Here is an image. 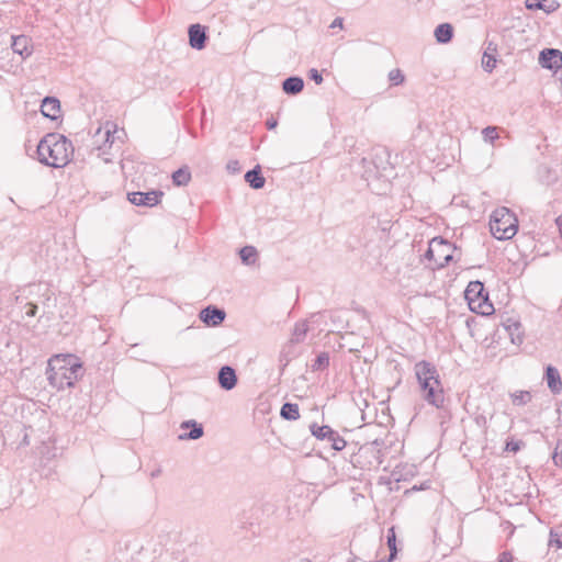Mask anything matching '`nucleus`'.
Instances as JSON below:
<instances>
[{
  "label": "nucleus",
  "instance_id": "38",
  "mask_svg": "<svg viewBox=\"0 0 562 562\" xmlns=\"http://www.w3.org/2000/svg\"><path fill=\"white\" fill-rule=\"evenodd\" d=\"M559 8V3L555 2V1H551L549 3H544L543 2V8H542V11L547 12V13H552L554 12L557 9Z\"/></svg>",
  "mask_w": 562,
  "mask_h": 562
},
{
  "label": "nucleus",
  "instance_id": "40",
  "mask_svg": "<svg viewBox=\"0 0 562 562\" xmlns=\"http://www.w3.org/2000/svg\"><path fill=\"white\" fill-rule=\"evenodd\" d=\"M498 562H514V558L510 552L504 551L498 555Z\"/></svg>",
  "mask_w": 562,
  "mask_h": 562
},
{
  "label": "nucleus",
  "instance_id": "6",
  "mask_svg": "<svg viewBox=\"0 0 562 562\" xmlns=\"http://www.w3.org/2000/svg\"><path fill=\"white\" fill-rule=\"evenodd\" d=\"M164 192L160 190H151L148 192H131L127 194V200L137 206H146L153 207L156 206L159 202Z\"/></svg>",
  "mask_w": 562,
  "mask_h": 562
},
{
  "label": "nucleus",
  "instance_id": "14",
  "mask_svg": "<svg viewBox=\"0 0 562 562\" xmlns=\"http://www.w3.org/2000/svg\"><path fill=\"white\" fill-rule=\"evenodd\" d=\"M543 379L547 382L548 389L553 394H560L562 392L561 375L555 367L548 364L544 369Z\"/></svg>",
  "mask_w": 562,
  "mask_h": 562
},
{
  "label": "nucleus",
  "instance_id": "12",
  "mask_svg": "<svg viewBox=\"0 0 562 562\" xmlns=\"http://www.w3.org/2000/svg\"><path fill=\"white\" fill-rule=\"evenodd\" d=\"M11 42L12 50L20 55L22 59L27 58L33 53L32 40L26 35H13Z\"/></svg>",
  "mask_w": 562,
  "mask_h": 562
},
{
  "label": "nucleus",
  "instance_id": "27",
  "mask_svg": "<svg viewBox=\"0 0 562 562\" xmlns=\"http://www.w3.org/2000/svg\"><path fill=\"white\" fill-rule=\"evenodd\" d=\"M329 366V353L328 352H321L315 358L314 362L312 363L311 368L312 371H323Z\"/></svg>",
  "mask_w": 562,
  "mask_h": 562
},
{
  "label": "nucleus",
  "instance_id": "37",
  "mask_svg": "<svg viewBox=\"0 0 562 562\" xmlns=\"http://www.w3.org/2000/svg\"><path fill=\"white\" fill-rule=\"evenodd\" d=\"M25 307H26V311H25L26 316L34 317L36 315L38 307L35 303H26Z\"/></svg>",
  "mask_w": 562,
  "mask_h": 562
},
{
  "label": "nucleus",
  "instance_id": "33",
  "mask_svg": "<svg viewBox=\"0 0 562 562\" xmlns=\"http://www.w3.org/2000/svg\"><path fill=\"white\" fill-rule=\"evenodd\" d=\"M453 249H456V247L450 243V248L446 250V255L440 260H437L436 266L438 268H442V267L447 266L453 259V256H452Z\"/></svg>",
  "mask_w": 562,
  "mask_h": 562
},
{
  "label": "nucleus",
  "instance_id": "18",
  "mask_svg": "<svg viewBox=\"0 0 562 562\" xmlns=\"http://www.w3.org/2000/svg\"><path fill=\"white\" fill-rule=\"evenodd\" d=\"M245 181L252 188V189H261L263 188L266 183V179L261 173V168L259 165L255 166L252 169L248 170L245 173Z\"/></svg>",
  "mask_w": 562,
  "mask_h": 562
},
{
  "label": "nucleus",
  "instance_id": "10",
  "mask_svg": "<svg viewBox=\"0 0 562 562\" xmlns=\"http://www.w3.org/2000/svg\"><path fill=\"white\" fill-rule=\"evenodd\" d=\"M548 547L549 562H562V532L551 529Z\"/></svg>",
  "mask_w": 562,
  "mask_h": 562
},
{
  "label": "nucleus",
  "instance_id": "48",
  "mask_svg": "<svg viewBox=\"0 0 562 562\" xmlns=\"http://www.w3.org/2000/svg\"><path fill=\"white\" fill-rule=\"evenodd\" d=\"M506 524H507L509 527H512V530H510V533H509V536H512V535L514 533V529H515V528L512 526V524H510L509 521H506Z\"/></svg>",
  "mask_w": 562,
  "mask_h": 562
},
{
  "label": "nucleus",
  "instance_id": "51",
  "mask_svg": "<svg viewBox=\"0 0 562 562\" xmlns=\"http://www.w3.org/2000/svg\"><path fill=\"white\" fill-rule=\"evenodd\" d=\"M541 1L544 2V3L547 2V0H541Z\"/></svg>",
  "mask_w": 562,
  "mask_h": 562
},
{
  "label": "nucleus",
  "instance_id": "15",
  "mask_svg": "<svg viewBox=\"0 0 562 562\" xmlns=\"http://www.w3.org/2000/svg\"><path fill=\"white\" fill-rule=\"evenodd\" d=\"M41 112L45 117L57 120L60 113V102L55 97H45L41 104Z\"/></svg>",
  "mask_w": 562,
  "mask_h": 562
},
{
  "label": "nucleus",
  "instance_id": "17",
  "mask_svg": "<svg viewBox=\"0 0 562 562\" xmlns=\"http://www.w3.org/2000/svg\"><path fill=\"white\" fill-rule=\"evenodd\" d=\"M304 89V80L299 76H290L282 81V90L289 95H296Z\"/></svg>",
  "mask_w": 562,
  "mask_h": 562
},
{
  "label": "nucleus",
  "instance_id": "11",
  "mask_svg": "<svg viewBox=\"0 0 562 562\" xmlns=\"http://www.w3.org/2000/svg\"><path fill=\"white\" fill-rule=\"evenodd\" d=\"M180 429H190L187 432H182L178 435V439L181 441L186 440H196L203 437L204 428L203 425L198 423L194 419L184 420L180 424Z\"/></svg>",
  "mask_w": 562,
  "mask_h": 562
},
{
  "label": "nucleus",
  "instance_id": "36",
  "mask_svg": "<svg viewBox=\"0 0 562 562\" xmlns=\"http://www.w3.org/2000/svg\"><path fill=\"white\" fill-rule=\"evenodd\" d=\"M526 8L529 10H542L543 2L541 0H526Z\"/></svg>",
  "mask_w": 562,
  "mask_h": 562
},
{
  "label": "nucleus",
  "instance_id": "20",
  "mask_svg": "<svg viewBox=\"0 0 562 562\" xmlns=\"http://www.w3.org/2000/svg\"><path fill=\"white\" fill-rule=\"evenodd\" d=\"M434 34L438 43L447 44L453 37V27L450 23H441L435 29Z\"/></svg>",
  "mask_w": 562,
  "mask_h": 562
},
{
  "label": "nucleus",
  "instance_id": "46",
  "mask_svg": "<svg viewBox=\"0 0 562 562\" xmlns=\"http://www.w3.org/2000/svg\"><path fill=\"white\" fill-rule=\"evenodd\" d=\"M555 223H557L560 234L562 236V214L557 217Z\"/></svg>",
  "mask_w": 562,
  "mask_h": 562
},
{
  "label": "nucleus",
  "instance_id": "42",
  "mask_svg": "<svg viewBox=\"0 0 562 562\" xmlns=\"http://www.w3.org/2000/svg\"><path fill=\"white\" fill-rule=\"evenodd\" d=\"M342 23H344L342 18H339V16H338V18H336V19L331 22V24L329 25V27H330V29H335V27H340V29H341V27H342Z\"/></svg>",
  "mask_w": 562,
  "mask_h": 562
},
{
  "label": "nucleus",
  "instance_id": "4",
  "mask_svg": "<svg viewBox=\"0 0 562 562\" xmlns=\"http://www.w3.org/2000/svg\"><path fill=\"white\" fill-rule=\"evenodd\" d=\"M518 231V220L507 207L496 209L490 218V232L498 240L512 239Z\"/></svg>",
  "mask_w": 562,
  "mask_h": 562
},
{
  "label": "nucleus",
  "instance_id": "34",
  "mask_svg": "<svg viewBox=\"0 0 562 562\" xmlns=\"http://www.w3.org/2000/svg\"><path fill=\"white\" fill-rule=\"evenodd\" d=\"M552 460L555 465L562 467V440H559L557 442V446L552 454Z\"/></svg>",
  "mask_w": 562,
  "mask_h": 562
},
{
  "label": "nucleus",
  "instance_id": "32",
  "mask_svg": "<svg viewBox=\"0 0 562 562\" xmlns=\"http://www.w3.org/2000/svg\"><path fill=\"white\" fill-rule=\"evenodd\" d=\"M346 446L347 441L337 431L330 443L331 449L335 451H341Z\"/></svg>",
  "mask_w": 562,
  "mask_h": 562
},
{
  "label": "nucleus",
  "instance_id": "7",
  "mask_svg": "<svg viewBox=\"0 0 562 562\" xmlns=\"http://www.w3.org/2000/svg\"><path fill=\"white\" fill-rule=\"evenodd\" d=\"M226 317V313L223 308L215 305H207L202 308L199 314V318L209 327H216L221 325Z\"/></svg>",
  "mask_w": 562,
  "mask_h": 562
},
{
  "label": "nucleus",
  "instance_id": "8",
  "mask_svg": "<svg viewBox=\"0 0 562 562\" xmlns=\"http://www.w3.org/2000/svg\"><path fill=\"white\" fill-rule=\"evenodd\" d=\"M539 64L542 68L554 70L562 67V52L557 48H544L539 54Z\"/></svg>",
  "mask_w": 562,
  "mask_h": 562
},
{
  "label": "nucleus",
  "instance_id": "26",
  "mask_svg": "<svg viewBox=\"0 0 562 562\" xmlns=\"http://www.w3.org/2000/svg\"><path fill=\"white\" fill-rule=\"evenodd\" d=\"M510 398L515 406H524L531 401L532 395L529 391H516L510 394Z\"/></svg>",
  "mask_w": 562,
  "mask_h": 562
},
{
  "label": "nucleus",
  "instance_id": "3",
  "mask_svg": "<svg viewBox=\"0 0 562 562\" xmlns=\"http://www.w3.org/2000/svg\"><path fill=\"white\" fill-rule=\"evenodd\" d=\"M423 398L431 406L445 411L446 397L437 368L422 360L414 367Z\"/></svg>",
  "mask_w": 562,
  "mask_h": 562
},
{
  "label": "nucleus",
  "instance_id": "29",
  "mask_svg": "<svg viewBox=\"0 0 562 562\" xmlns=\"http://www.w3.org/2000/svg\"><path fill=\"white\" fill-rule=\"evenodd\" d=\"M386 543H387V547L390 549V557H389V560L392 561L393 559H395L396 554H397V548H396V535H395V530H394V527L390 528L387 530V535H386Z\"/></svg>",
  "mask_w": 562,
  "mask_h": 562
},
{
  "label": "nucleus",
  "instance_id": "21",
  "mask_svg": "<svg viewBox=\"0 0 562 562\" xmlns=\"http://www.w3.org/2000/svg\"><path fill=\"white\" fill-rule=\"evenodd\" d=\"M307 331H308V324L306 321H301V322H297L295 325H294V328H293V331H292V335H291V338H290V344L291 345H296V344H301L304 341L306 335H307Z\"/></svg>",
  "mask_w": 562,
  "mask_h": 562
},
{
  "label": "nucleus",
  "instance_id": "24",
  "mask_svg": "<svg viewBox=\"0 0 562 562\" xmlns=\"http://www.w3.org/2000/svg\"><path fill=\"white\" fill-rule=\"evenodd\" d=\"M239 257L244 265H255L258 259V251L256 247L247 245L239 249Z\"/></svg>",
  "mask_w": 562,
  "mask_h": 562
},
{
  "label": "nucleus",
  "instance_id": "43",
  "mask_svg": "<svg viewBox=\"0 0 562 562\" xmlns=\"http://www.w3.org/2000/svg\"><path fill=\"white\" fill-rule=\"evenodd\" d=\"M277 125H278V121L276 119H273V117L268 119L266 121V126H267L268 130H273V128L277 127Z\"/></svg>",
  "mask_w": 562,
  "mask_h": 562
},
{
  "label": "nucleus",
  "instance_id": "39",
  "mask_svg": "<svg viewBox=\"0 0 562 562\" xmlns=\"http://www.w3.org/2000/svg\"><path fill=\"white\" fill-rule=\"evenodd\" d=\"M506 450L512 452H517L520 450V442L519 441H508L506 443Z\"/></svg>",
  "mask_w": 562,
  "mask_h": 562
},
{
  "label": "nucleus",
  "instance_id": "22",
  "mask_svg": "<svg viewBox=\"0 0 562 562\" xmlns=\"http://www.w3.org/2000/svg\"><path fill=\"white\" fill-rule=\"evenodd\" d=\"M172 183L177 187L187 186L191 180V172L189 167L183 166L172 172Z\"/></svg>",
  "mask_w": 562,
  "mask_h": 562
},
{
  "label": "nucleus",
  "instance_id": "45",
  "mask_svg": "<svg viewBox=\"0 0 562 562\" xmlns=\"http://www.w3.org/2000/svg\"><path fill=\"white\" fill-rule=\"evenodd\" d=\"M378 171L385 170L386 167L384 166V162L381 160L380 164H378L375 160H372Z\"/></svg>",
  "mask_w": 562,
  "mask_h": 562
},
{
  "label": "nucleus",
  "instance_id": "30",
  "mask_svg": "<svg viewBox=\"0 0 562 562\" xmlns=\"http://www.w3.org/2000/svg\"><path fill=\"white\" fill-rule=\"evenodd\" d=\"M482 137L485 143L494 145L495 140L499 138L497 126H486L482 130Z\"/></svg>",
  "mask_w": 562,
  "mask_h": 562
},
{
  "label": "nucleus",
  "instance_id": "50",
  "mask_svg": "<svg viewBox=\"0 0 562 562\" xmlns=\"http://www.w3.org/2000/svg\"><path fill=\"white\" fill-rule=\"evenodd\" d=\"M418 490H419V487L416 485L412 487V491H418Z\"/></svg>",
  "mask_w": 562,
  "mask_h": 562
},
{
  "label": "nucleus",
  "instance_id": "52",
  "mask_svg": "<svg viewBox=\"0 0 562 562\" xmlns=\"http://www.w3.org/2000/svg\"><path fill=\"white\" fill-rule=\"evenodd\" d=\"M183 562V561H182Z\"/></svg>",
  "mask_w": 562,
  "mask_h": 562
},
{
  "label": "nucleus",
  "instance_id": "1",
  "mask_svg": "<svg viewBox=\"0 0 562 562\" xmlns=\"http://www.w3.org/2000/svg\"><path fill=\"white\" fill-rule=\"evenodd\" d=\"M82 374V363L75 355H55L48 360L47 380L57 390L72 387Z\"/></svg>",
  "mask_w": 562,
  "mask_h": 562
},
{
  "label": "nucleus",
  "instance_id": "2",
  "mask_svg": "<svg viewBox=\"0 0 562 562\" xmlns=\"http://www.w3.org/2000/svg\"><path fill=\"white\" fill-rule=\"evenodd\" d=\"M74 147L71 142L59 133L46 134L37 144V160L48 167L63 168L69 160Z\"/></svg>",
  "mask_w": 562,
  "mask_h": 562
},
{
  "label": "nucleus",
  "instance_id": "41",
  "mask_svg": "<svg viewBox=\"0 0 562 562\" xmlns=\"http://www.w3.org/2000/svg\"><path fill=\"white\" fill-rule=\"evenodd\" d=\"M227 169L232 171H239V162L237 160H232L227 164Z\"/></svg>",
  "mask_w": 562,
  "mask_h": 562
},
{
  "label": "nucleus",
  "instance_id": "9",
  "mask_svg": "<svg viewBox=\"0 0 562 562\" xmlns=\"http://www.w3.org/2000/svg\"><path fill=\"white\" fill-rule=\"evenodd\" d=\"M189 44L192 48L201 50L206 46L209 40L206 34V27L195 23L191 24L188 29Z\"/></svg>",
  "mask_w": 562,
  "mask_h": 562
},
{
  "label": "nucleus",
  "instance_id": "13",
  "mask_svg": "<svg viewBox=\"0 0 562 562\" xmlns=\"http://www.w3.org/2000/svg\"><path fill=\"white\" fill-rule=\"evenodd\" d=\"M217 382L225 391L233 390L238 382L236 371L231 366H223L217 373Z\"/></svg>",
  "mask_w": 562,
  "mask_h": 562
},
{
  "label": "nucleus",
  "instance_id": "5",
  "mask_svg": "<svg viewBox=\"0 0 562 562\" xmlns=\"http://www.w3.org/2000/svg\"><path fill=\"white\" fill-rule=\"evenodd\" d=\"M464 299L469 308L476 314L487 316L494 313V306L488 299V293L485 292L484 283L479 280L469 282Z\"/></svg>",
  "mask_w": 562,
  "mask_h": 562
},
{
  "label": "nucleus",
  "instance_id": "16",
  "mask_svg": "<svg viewBox=\"0 0 562 562\" xmlns=\"http://www.w3.org/2000/svg\"><path fill=\"white\" fill-rule=\"evenodd\" d=\"M310 431L317 440L326 441L329 445L331 443V440L337 432L330 426L318 425L317 423H312L310 425Z\"/></svg>",
  "mask_w": 562,
  "mask_h": 562
},
{
  "label": "nucleus",
  "instance_id": "47",
  "mask_svg": "<svg viewBox=\"0 0 562 562\" xmlns=\"http://www.w3.org/2000/svg\"><path fill=\"white\" fill-rule=\"evenodd\" d=\"M110 137H111V133H110V131H106V139H105L106 143L113 142V140H110Z\"/></svg>",
  "mask_w": 562,
  "mask_h": 562
},
{
  "label": "nucleus",
  "instance_id": "28",
  "mask_svg": "<svg viewBox=\"0 0 562 562\" xmlns=\"http://www.w3.org/2000/svg\"><path fill=\"white\" fill-rule=\"evenodd\" d=\"M519 327H520V324L517 322L504 325V328L508 333L510 340L514 345H520L522 342L521 335L519 333L518 334L515 333L519 329Z\"/></svg>",
  "mask_w": 562,
  "mask_h": 562
},
{
  "label": "nucleus",
  "instance_id": "35",
  "mask_svg": "<svg viewBox=\"0 0 562 562\" xmlns=\"http://www.w3.org/2000/svg\"><path fill=\"white\" fill-rule=\"evenodd\" d=\"M308 79L313 80L316 85L323 82V75L316 68H311L307 72Z\"/></svg>",
  "mask_w": 562,
  "mask_h": 562
},
{
  "label": "nucleus",
  "instance_id": "23",
  "mask_svg": "<svg viewBox=\"0 0 562 562\" xmlns=\"http://www.w3.org/2000/svg\"><path fill=\"white\" fill-rule=\"evenodd\" d=\"M280 416L285 420H297L300 418L299 405L290 402L284 403L281 406Z\"/></svg>",
  "mask_w": 562,
  "mask_h": 562
},
{
  "label": "nucleus",
  "instance_id": "44",
  "mask_svg": "<svg viewBox=\"0 0 562 562\" xmlns=\"http://www.w3.org/2000/svg\"><path fill=\"white\" fill-rule=\"evenodd\" d=\"M445 255H446V250H443L442 248L440 250H437L436 251L435 263L437 265V260H440Z\"/></svg>",
  "mask_w": 562,
  "mask_h": 562
},
{
  "label": "nucleus",
  "instance_id": "25",
  "mask_svg": "<svg viewBox=\"0 0 562 562\" xmlns=\"http://www.w3.org/2000/svg\"><path fill=\"white\" fill-rule=\"evenodd\" d=\"M492 43L488 44L487 50L483 54L482 57V67L485 71L492 72L496 67V58L494 54L488 53V50L496 52V47L492 48Z\"/></svg>",
  "mask_w": 562,
  "mask_h": 562
},
{
  "label": "nucleus",
  "instance_id": "19",
  "mask_svg": "<svg viewBox=\"0 0 562 562\" xmlns=\"http://www.w3.org/2000/svg\"><path fill=\"white\" fill-rule=\"evenodd\" d=\"M447 250L450 248V243L442 237H435L429 241L428 249L425 252V258L434 260L436 258V251L440 249Z\"/></svg>",
  "mask_w": 562,
  "mask_h": 562
},
{
  "label": "nucleus",
  "instance_id": "31",
  "mask_svg": "<svg viewBox=\"0 0 562 562\" xmlns=\"http://www.w3.org/2000/svg\"><path fill=\"white\" fill-rule=\"evenodd\" d=\"M404 75L401 69H392L389 72V80L391 81L392 86H398L404 82Z\"/></svg>",
  "mask_w": 562,
  "mask_h": 562
},
{
  "label": "nucleus",
  "instance_id": "49",
  "mask_svg": "<svg viewBox=\"0 0 562 562\" xmlns=\"http://www.w3.org/2000/svg\"><path fill=\"white\" fill-rule=\"evenodd\" d=\"M372 443H373V445H376V446H379V445H380V442H379V440H378V439H375Z\"/></svg>",
  "mask_w": 562,
  "mask_h": 562
}]
</instances>
